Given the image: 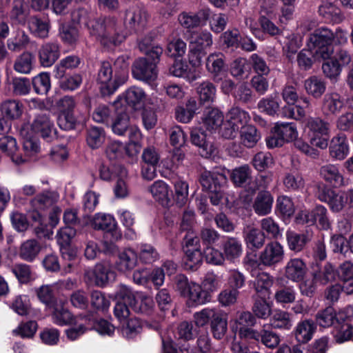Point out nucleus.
<instances>
[{"mask_svg":"<svg viewBox=\"0 0 353 353\" xmlns=\"http://www.w3.org/2000/svg\"><path fill=\"white\" fill-rule=\"evenodd\" d=\"M34 57L29 52H24L15 60L14 69L16 72L28 74L32 69Z\"/></svg>","mask_w":353,"mask_h":353,"instance_id":"nucleus-61","label":"nucleus"},{"mask_svg":"<svg viewBox=\"0 0 353 353\" xmlns=\"http://www.w3.org/2000/svg\"><path fill=\"white\" fill-rule=\"evenodd\" d=\"M186 139L187 136L180 127L172 128L170 134V142L173 146L172 154H185L183 148H185Z\"/></svg>","mask_w":353,"mask_h":353,"instance_id":"nucleus-53","label":"nucleus"},{"mask_svg":"<svg viewBox=\"0 0 353 353\" xmlns=\"http://www.w3.org/2000/svg\"><path fill=\"white\" fill-rule=\"evenodd\" d=\"M61 54L60 46L57 42H48L43 44L38 50L39 61L41 66H52Z\"/></svg>","mask_w":353,"mask_h":353,"instance_id":"nucleus-25","label":"nucleus"},{"mask_svg":"<svg viewBox=\"0 0 353 353\" xmlns=\"http://www.w3.org/2000/svg\"><path fill=\"white\" fill-rule=\"evenodd\" d=\"M154 54V57H143L135 59L131 66L132 76L134 79L150 83L157 79V65L160 62V58L158 50Z\"/></svg>","mask_w":353,"mask_h":353,"instance_id":"nucleus-9","label":"nucleus"},{"mask_svg":"<svg viewBox=\"0 0 353 353\" xmlns=\"http://www.w3.org/2000/svg\"><path fill=\"white\" fill-rule=\"evenodd\" d=\"M270 325L276 329L289 330L292 327L291 314L283 310H276L270 319Z\"/></svg>","mask_w":353,"mask_h":353,"instance_id":"nucleus-55","label":"nucleus"},{"mask_svg":"<svg viewBox=\"0 0 353 353\" xmlns=\"http://www.w3.org/2000/svg\"><path fill=\"white\" fill-rule=\"evenodd\" d=\"M29 9L24 0H13L11 10L8 14L10 22L12 26H25L28 23Z\"/></svg>","mask_w":353,"mask_h":353,"instance_id":"nucleus-28","label":"nucleus"},{"mask_svg":"<svg viewBox=\"0 0 353 353\" xmlns=\"http://www.w3.org/2000/svg\"><path fill=\"white\" fill-rule=\"evenodd\" d=\"M316 330V326L312 319H305L297 323L293 334L300 344H305L312 339Z\"/></svg>","mask_w":353,"mask_h":353,"instance_id":"nucleus-31","label":"nucleus"},{"mask_svg":"<svg viewBox=\"0 0 353 353\" xmlns=\"http://www.w3.org/2000/svg\"><path fill=\"white\" fill-rule=\"evenodd\" d=\"M329 125L328 122L320 117H309L305 128L308 130L310 145L302 139H296L293 143L294 148L304 154H310V150L326 149L328 146ZM310 154H316L312 152Z\"/></svg>","mask_w":353,"mask_h":353,"instance_id":"nucleus-3","label":"nucleus"},{"mask_svg":"<svg viewBox=\"0 0 353 353\" xmlns=\"http://www.w3.org/2000/svg\"><path fill=\"white\" fill-rule=\"evenodd\" d=\"M55 79L59 80L60 88L63 91H74L79 88L83 81L80 72L69 71L68 72H53Z\"/></svg>","mask_w":353,"mask_h":353,"instance_id":"nucleus-29","label":"nucleus"},{"mask_svg":"<svg viewBox=\"0 0 353 353\" xmlns=\"http://www.w3.org/2000/svg\"><path fill=\"white\" fill-rule=\"evenodd\" d=\"M196 68L192 66L190 68L183 58L175 59L169 68L170 73L176 77H183L189 80L196 79Z\"/></svg>","mask_w":353,"mask_h":353,"instance_id":"nucleus-37","label":"nucleus"},{"mask_svg":"<svg viewBox=\"0 0 353 353\" xmlns=\"http://www.w3.org/2000/svg\"><path fill=\"white\" fill-rule=\"evenodd\" d=\"M274 197L271 192L266 190L259 191L252 203L254 212L258 216H263L271 213Z\"/></svg>","mask_w":353,"mask_h":353,"instance_id":"nucleus-26","label":"nucleus"},{"mask_svg":"<svg viewBox=\"0 0 353 353\" xmlns=\"http://www.w3.org/2000/svg\"><path fill=\"white\" fill-rule=\"evenodd\" d=\"M223 113L216 108L206 107L202 120L206 130L212 132L219 128L223 121Z\"/></svg>","mask_w":353,"mask_h":353,"instance_id":"nucleus-38","label":"nucleus"},{"mask_svg":"<svg viewBox=\"0 0 353 353\" xmlns=\"http://www.w3.org/2000/svg\"><path fill=\"white\" fill-rule=\"evenodd\" d=\"M25 110L23 103L16 99H7L0 104V134H8L12 123L19 120Z\"/></svg>","mask_w":353,"mask_h":353,"instance_id":"nucleus-11","label":"nucleus"},{"mask_svg":"<svg viewBox=\"0 0 353 353\" xmlns=\"http://www.w3.org/2000/svg\"><path fill=\"white\" fill-rule=\"evenodd\" d=\"M146 94L143 89L137 86H131L121 94L119 95L113 102L112 107H125L132 110H138L143 108Z\"/></svg>","mask_w":353,"mask_h":353,"instance_id":"nucleus-15","label":"nucleus"},{"mask_svg":"<svg viewBox=\"0 0 353 353\" xmlns=\"http://www.w3.org/2000/svg\"><path fill=\"white\" fill-rule=\"evenodd\" d=\"M285 102L283 115L286 118L301 119L305 115V108L310 106V99L307 97L299 98L296 88L293 86L285 87L282 92Z\"/></svg>","mask_w":353,"mask_h":353,"instance_id":"nucleus-7","label":"nucleus"},{"mask_svg":"<svg viewBox=\"0 0 353 353\" xmlns=\"http://www.w3.org/2000/svg\"><path fill=\"white\" fill-rule=\"evenodd\" d=\"M31 86L38 94H46L51 88L50 73L41 72L32 79Z\"/></svg>","mask_w":353,"mask_h":353,"instance_id":"nucleus-54","label":"nucleus"},{"mask_svg":"<svg viewBox=\"0 0 353 353\" xmlns=\"http://www.w3.org/2000/svg\"><path fill=\"white\" fill-rule=\"evenodd\" d=\"M92 225L94 230H103L105 232L111 233L118 238L117 232V222L114 217L110 214L98 213L94 215Z\"/></svg>","mask_w":353,"mask_h":353,"instance_id":"nucleus-33","label":"nucleus"},{"mask_svg":"<svg viewBox=\"0 0 353 353\" xmlns=\"http://www.w3.org/2000/svg\"><path fill=\"white\" fill-rule=\"evenodd\" d=\"M333 32L327 28L315 29L310 34L307 46L317 57L327 58L334 53Z\"/></svg>","mask_w":353,"mask_h":353,"instance_id":"nucleus-8","label":"nucleus"},{"mask_svg":"<svg viewBox=\"0 0 353 353\" xmlns=\"http://www.w3.org/2000/svg\"><path fill=\"white\" fill-rule=\"evenodd\" d=\"M303 87L310 97L318 100L326 94L327 82L322 76L313 74L305 79Z\"/></svg>","mask_w":353,"mask_h":353,"instance_id":"nucleus-24","label":"nucleus"},{"mask_svg":"<svg viewBox=\"0 0 353 353\" xmlns=\"http://www.w3.org/2000/svg\"><path fill=\"white\" fill-rule=\"evenodd\" d=\"M189 290L185 297H188L190 301L196 305L204 304L210 300V294L208 290L203 289L201 285L196 283H192Z\"/></svg>","mask_w":353,"mask_h":353,"instance_id":"nucleus-57","label":"nucleus"},{"mask_svg":"<svg viewBox=\"0 0 353 353\" xmlns=\"http://www.w3.org/2000/svg\"><path fill=\"white\" fill-rule=\"evenodd\" d=\"M243 235L246 244L252 249H260L265 243V236L259 228L248 227Z\"/></svg>","mask_w":353,"mask_h":353,"instance_id":"nucleus-43","label":"nucleus"},{"mask_svg":"<svg viewBox=\"0 0 353 353\" xmlns=\"http://www.w3.org/2000/svg\"><path fill=\"white\" fill-rule=\"evenodd\" d=\"M148 12L144 8L135 7L126 10L124 26L129 34H141L147 26Z\"/></svg>","mask_w":353,"mask_h":353,"instance_id":"nucleus-16","label":"nucleus"},{"mask_svg":"<svg viewBox=\"0 0 353 353\" xmlns=\"http://www.w3.org/2000/svg\"><path fill=\"white\" fill-rule=\"evenodd\" d=\"M81 63V59L77 55H68L61 59L59 63L57 64L53 70V72H68L74 69L79 68Z\"/></svg>","mask_w":353,"mask_h":353,"instance_id":"nucleus-60","label":"nucleus"},{"mask_svg":"<svg viewBox=\"0 0 353 353\" xmlns=\"http://www.w3.org/2000/svg\"><path fill=\"white\" fill-rule=\"evenodd\" d=\"M261 230L265 236L271 239H278L281 236V231L279 224L272 217H265L260 221Z\"/></svg>","mask_w":353,"mask_h":353,"instance_id":"nucleus-64","label":"nucleus"},{"mask_svg":"<svg viewBox=\"0 0 353 353\" xmlns=\"http://www.w3.org/2000/svg\"><path fill=\"white\" fill-rule=\"evenodd\" d=\"M297 135L295 123H276L265 138L266 145L269 149L281 147L285 143L294 141Z\"/></svg>","mask_w":353,"mask_h":353,"instance_id":"nucleus-12","label":"nucleus"},{"mask_svg":"<svg viewBox=\"0 0 353 353\" xmlns=\"http://www.w3.org/2000/svg\"><path fill=\"white\" fill-rule=\"evenodd\" d=\"M105 133L102 127L92 125L86 130V143L94 150L99 148L105 141Z\"/></svg>","mask_w":353,"mask_h":353,"instance_id":"nucleus-49","label":"nucleus"},{"mask_svg":"<svg viewBox=\"0 0 353 353\" xmlns=\"http://www.w3.org/2000/svg\"><path fill=\"white\" fill-rule=\"evenodd\" d=\"M321 59L323 60L321 65L323 74L332 83L339 81L343 68L351 61L349 52L343 48L336 50L332 56Z\"/></svg>","mask_w":353,"mask_h":353,"instance_id":"nucleus-10","label":"nucleus"},{"mask_svg":"<svg viewBox=\"0 0 353 353\" xmlns=\"http://www.w3.org/2000/svg\"><path fill=\"white\" fill-rule=\"evenodd\" d=\"M321 176L332 185L339 188L345 185L344 178L338 168L333 165L322 166L320 170Z\"/></svg>","mask_w":353,"mask_h":353,"instance_id":"nucleus-47","label":"nucleus"},{"mask_svg":"<svg viewBox=\"0 0 353 353\" xmlns=\"http://www.w3.org/2000/svg\"><path fill=\"white\" fill-rule=\"evenodd\" d=\"M138 48L145 54V57H154V52L159 51V58L163 53V48L159 44H156L152 37L145 35L138 40Z\"/></svg>","mask_w":353,"mask_h":353,"instance_id":"nucleus-50","label":"nucleus"},{"mask_svg":"<svg viewBox=\"0 0 353 353\" xmlns=\"http://www.w3.org/2000/svg\"><path fill=\"white\" fill-rule=\"evenodd\" d=\"M149 191L154 199L163 205L170 202V190L169 186L163 181H155L150 188Z\"/></svg>","mask_w":353,"mask_h":353,"instance_id":"nucleus-46","label":"nucleus"},{"mask_svg":"<svg viewBox=\"0 0 353 353\" xmlns=\"http://www.w3.org/2000/svg\"><path fill=\"white\" fill-rule=\"evenodd\" d=\"M307 273L305 261L299 257L290 259L284 266L283 275L286 279L292 282L303 281Z\"/></svg>","mask_w":353,"mask_h":353,"instance_id":"nucleus-19","label":"nucleus"},{"mask_svg":"<svg viewBox=\"0 0 353 353\" xmlns=\"http://www.w3.org/2000/svg\"><path fill=\"white\" fill-rule=\"evenodd\" d=\"M272 284L273 280L271 276L263 272H258L254 280L250 281V285L255 291L254 294L260 296H266Z\"/></svg>","mask_w":353,"mask_h":353,"instance_id":"nucleus-42","label":"nucleus"},{"mask_svg":"<svg viewBox=\"0 0 353 353\" xmlns=\"http://www.w3.org/2000/svg\"><path fill=\"white\" fill-rule=\"evenodd\" d=\"M41 251V245L35 239H28L21 243L19 248V256L24 261L32 262Z\"/></svg>","mask_w":353,"mask_h":353,"instance_id":"nucleus-45","label":"nucleus"},{"mask_svg":"<svg viewBox=\"0 0 353 353\" xmlns=\"http://www.w3.org/2000/svg\"><path fill=\"white\" fill-rule=\"evenodd\" d=\"M205 67L215 81L222 80L226 75L228 65H226L223 54H210L205 58Z\"/></svg>","mask_w":353,"mask_h":353,"instance_id":"nucleus-22","label":"nucleus"},{"mask_svg":"<svg viewBox=\"0 0 353 353\" xmlns=\"http://www.w3.org/2000/svg\"><path fill=\"white\" fill-rule=\"evenodd\" d=\"M199 107L194 97L190 98L185 106H177L175 109V118L181 122L187 123L190 122L194 116L199 113Z\"/></svg>","mask_w":353,"mask_h":353,"instance_id":"nucleus-35","label":"nucleus"},{"mask_svg":"<svg viewBox=\"0 0 353 353\" xmlns=\"http://www.w3.org/2000/svg\"><path fill=\"white\" fill-rule=\"evenodd\" d=\"M30 127L34 134L41 137L46 142L57 139V131L50 117L46 114L37 115Z\"/></svg>","mask_w":353,"mask_h":353,"instance_id":"nucleus-18","label":"nucleus"},{"mask_svg":"<svg viewBox=\"0 0 353 353\" xmlns=\"http://www.w3.org/2000/svg\"><path fill=\"white\" fill-rule=\"evenodd\" d=\"M222 250L225 260L234 262L242 254L241 241L236 237H227L222 243Z\"/></svg>","mask_w":353,"mask_h":353,"instance_id":"nucleus-34","label":"nucleus"},{"mask_svg":"<svg viewBox=\"0 0 353 353\" xmlns=\"http://www.w3.org/2000/svg\"><path fill=\"white\" fill-rule=\"evenodd\" d=\"M330 154H347L349 152L348 141L345 134L334 137L330 143Z\"/></svg>","mask_w":353,"mask_h":353,"instance_id":"nucleus-63","label":"nucleus"},{"mask_svg":"<svg viewBox=\"0 0 353 353\" xmlns=\"http://www.w3.org/2000/svg\"><path fill=\"white\" fill-rule=\"evenodd\" d=\"M216 87L210 81H204L196 88L197 104L199 108L201 105L210 106L216 96Z\"/></svg>","mask_w":353,"mask_h":353,"instance_id":"nucleus-36","label":"nucleus"},{"mask_svg":"<svg viewBox=\"0 0 353 353\" xmlns=\"http://www.w3.org/2000/svg\"><path fill=\"white\" fill-rule=\"evenodd\" d=\"M220 43L223 49L235 51L239 48L241 33L239 29H228L220 36Z\"/></svg>","mask_w":353,"mask_h":353,"instance_id":"nucleus-44","label":"nucleus"},{"mask_svg":"<svg viewBox=\"0 0 353 353\" xmlns=\"http://www.w3.org/2000/svg\"><path fill=\"white\" fill-rule=\"evenodd\" d=\"M239 134H240L242 143L247 148L254 147L261 137L256 128L249 124L241 126Z\"/></svg>","mask_w":353,"mask_h":353,"instance_id":"nucleus-52","label":"nucleus"},{"mask_svg":"<svg viewBox=\"0 0 353 353\" xmlns=\"http://www.w3.org/2000/svg\"><path fill=\"white\" fill-rule=\"evenodd\" d=\"M130 57L128 54L119 56L113 64L105 61L100 64L96 81L102 97L113 94L119 87L124 85L129 77Z\"/></svg>","mask_w":353,"mask_h":353,"instance_id":"nucleus-1","label":"nucleus"},{"mask_svg":"<svg viewBox=\"0 0 353 353\" xmlns=\"http://www.w3.org/2000/svg\"><path fill=\"white\" fill-rule=\"evenodd\" d=\"M142 171L141 174L144 179L152 181L156 176V168L159 163L158 156H141Z\"/></svg>","mask_w":353,"mask_h":353,"instance_id":"nucleus-59","label":"nucleus"},{"mask_svg":"<svg viewBox=\"0 0 353 353\" xmlns=\"http://www.w3.org/2000/svg\"><path fill=\"white\" fill-rule=\"evenodd\" d=\"M113 108L114 115L110 125L113 133L119 136H124L128 133L130 139L138 141L140 132L137 128L131 125L130 115L126 108L120 106Z\"/></svg>","mask_w":353,"mask_h":353,"instance_id":"nucleus-13","label":"nucleus"},{"mask_svg":"<svg viewBox=\"0 0 353 353\" xmlns=\"http://www.w3.org/2000/svg\"><path fill=\"white\" fill-rule=\"evenodd\" d=\"M141 149V145L139 141L129 139L128 145H124L119 141H113L108 144L105 154H133L132 150H134V154H137L140 152Z\"/></svg>","mask_w":353,"mask_h":353,"instance_id":"nucleus-32","label":"nucleus"},{"mask_svg":"<svg viewBox=\"0 0 353 353\" xmlns=\"http://www.w3.org/2000/svg\"><path fill=\"white\" fill-rule=\"evenodd\" d=\"M210 138L202 127H195L191 130V143L199 148V154H214L216 148L210 141Z\"/></svg>","mask_w":353,"mask_h":353,"instance_id":"nucleus-21","label":"nucleus"},{"mask_svg":"<svg viewBox=\"0 0 353 353\" xmlns=\"http://www.w3.org/2000/svg\"><path fill=\"white\" fill-rule=\"evenodd\" d=\"M57 104L59 108L57 117V124L59 128L66 131L74 130L77 125L80 124V121H78L74 113V99L72 97H64L60 99Z\"/></svg>","mask_w":353,"mask_h":353,"instance_id":"nucleus-14","label":"nucleus"},{"mask_svg":"<svg viewBox=\"0 0 353 353\" xmlns=\"http://www.w3.org/2000/svg\"><path fill=\"white\" fill-rule=\"evenodd\" d=\"M286 240L290 250L299 252L303 250L306 244L310 241V238L306 234H299L288 230L286 232Z\"/></svg>","mask_w":353,"mask_h":353,"instance_id":"nucleus-48","label":"nucleus"},{"mask_svg":"<svg viewBox=\"0 0 353 353\" xmlns=\"http://www.w3.org/2000/svg\"><path fill=\"white\" fill-rule=\"evenodd\" d=\"M345 107L343 97L336 92L326 93L323 98L322 110L325 114L337 115Z\"/></svg>","mask_w":353,"mask_h":353,"instance_id":"nucleus-27","label":"nucleus"},{"mask_svg":"<svg viewBox=\"0 0 353 353\" xmlns=\"http://www.w3.org/2000/svg\"><path fill=\"white\" fill-rule=\"evenodd\" d=\"M252 312L256 318L267 319L271 315V306L268 303L265 296L252 294Z\"/></svg>","mask_w":353,"mask_h":353,"instance_id":"nucleus-39","label":"nucleus"},{"mask_svg":"<svg viewBox=\"0 0 353 353\" xmlns=\"http://www.w3.org/2000/svg\"><path fill=\"white\" fill-rule=\"evenodd\" d=\"M100 176L103 180H109L112 174L119 176L114 191L116 197L123 198L128 195V189L124 178L127 176L126 169L119 163L117 156H107L100 166Z\"/></svg>","mask_w":353,"mask_h":353,"instance_id":"nucleus-6","label":"nucleus"},{"mask_svg":"<svg viewBox=\"0 0 353 353\" xmlns=\"http://www.w3.org/2000/svg\"><path fill=\"white\" fill-rule=\"evenodd\" d=\"M112 274L108 266L98 263L92 270H87L84 274V279L87 284L99 287L105 286Z\"/></svg>","mask_w":353,"mask_h":353,"instance_id":"nucleus-23","label":"nucleus"},{"mask_svg":"<svg viewBox=\"0 0 353 353\" xmlns=\"http://www.w3.org/2000/svg\"><path fill=\"white\" fill-rule=\"evenodd\" d=\"M57 195L51 192H44L30 201L32 209L43 210L52 205L57 201Z\"/></svg>","mask_w":353,"mask_h":353,"instance_id":"nucleus-58","label":"nucleus"},{"mask_svg":"<svg viewBox=\"0 0 353 353\" xmlns=\"http://www.w3.org/2000/svg\"><path fill=\"white\" fill-rule=\"evenodd\" d=\"M137 256L131 249L120 252L116 261L117 269L123 272L132 270L137 265Z\"/></svg>","mask_w":353,"mask_h":353,"instance_id":"nucleus-40","label":"nucleus"},{"mask_svg":"<svg viewBox=\"0 0 353 353\" xmlns=\"http://www.w3.org/2000/svg\"><path fill=\"white\" fill-rule=\"evenodd\" d=\"M281 100L278 94L263 98L259 101L258 107L259 110L270 116L285 117L283 115V105H281Z\"/></svg>","mask_w":353,"mask_h":353,"instance_id":"nucleus-30","label":"nucleus"},{"mask_svg":"<svg viewBox=\"0 0 353 353\" xmlns=\"http://www.w3.org/2000/svg\"><path fill=\"white\" fill-rule=\"evenodd\" d=\"M315 194L321 201L327 203L334 212H341L346 205L344 191L336 192L323 183L316 185Z\"/></svg>","mask_w":353,"mask_h":353,"instance_id":"nucleus-17","label":"nucleus"},{"mask_svg":"<svg viewBox=\"0 0 353 353\" xmlns=\"http://www.w3.org/2000/svg\"><path fill=\"white\" fill-rule=\"evenodd\" d=\"M226 119L234 123V126L241 130V126L246 125L250 118L248 112L239 107H234L227 114Z\"/></svg>","mask_w":353,"mask_h":353,"instance_id":"nucleus-62","label":"nucleus"},{"mask_svg":"<svg viewBox=\"0 0 353 353\" xmlns=\"http://www.w3.org/2000/svg\"><path fill=\"white\" fill-rule=\"evenodd\" d=\"M188 61L191 66L201 65L212 45V34L207 30L194 32L189 39Z\"/></svg>","mask_w":353,"mask_h":353,"instance_id":"nucleus-5","label":"nucleus"},{"mask_svg":"<svg viewBox=\"0 0 353 353\" xmlns=\"http://www.w3.org/2000/svg\"><path fill=\"white\" fill-rule=\"evenodd\" d=\"M194 321L201 327L210 323V330L214 339L221 340L228 332V315L216 308L206 307L194 313Z\"/></svg>","mask_w":353,"mask_h":353,"instance_id":"nucleus-4","label":"nucleus"},{"mask_svg":"<svg viewBox=\"0 0 353 353\" xmlns=\"http://www.w3.org/2000/svg\"><path fill=\"white\" fill-rule=\"evenodd\" d=\"M314 279L323 285L333 282L337 277V269L330 263H326L322 269L314 270L312 273Z\"/></svg>","mask_w":353,"mask_h":353,"instance_id":"nucleus-51","label":"nucleus"},{"mask_svg":"<svg viewBox=\"0 0 353 353\" xmlns=\"http://www.w3.org/2000/svg\"><path fill=\"white\" fill-rule=\"evenodd\" d=\"M283 258V247L277 241H272L265 245L259 259L262 265L270 267L281 262Z\"/></svg>","mask_w":353,"mask_h":353,"instance_id":"nucleus-20","label":"nucleus"},{"mask_svg":"<svg viewBox=\"0 0 353 353\" xmlns=\"http://www.w3.org/2000/svg\"><path fill=\"white\" fill-rule=\"evenodd\" d=\"M86 26L90 35L94 36L101 45L107 49H113L123 43L127 34L118 28L116 20L110 17L89 19Z\"/></svg>","mask_w":353,"mask_h":353,"instance_id":"nucleus-2","label":"nucleus"},{"mask_svg":"<svg viewBox=\"0 0 353 353\" xmlns=\"http://www.w3.org/2000/svg\"><path fill=\"white\" fill-rule=\"evenodd\" d=\"M28 28L31 33L39 38H46L48 36L50 24L45 17L38 15L30 17Z\"/></svg>","mask_w":353,"mask_h":353,"instance_id":"nucleus-41","label":"nucleus"},{"mask_svg":"<svg viewBox=\"0 0 353 353\" xmlns=\"http://www.w3.org/2000/svg\"><path fill=\"white\" fill-rule=\"evenodd\" d=\"M54 289V288L52 285H43L35 289L39 300L49 308L54 307L57 303Z\"/></svg>","mask_w":353,"mask_h":353,"instance_id":"nucleus-56","label":"nucleus"}]
</instances>
